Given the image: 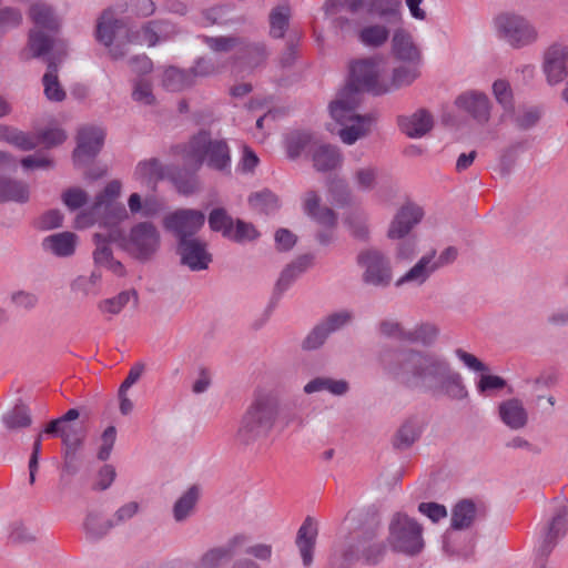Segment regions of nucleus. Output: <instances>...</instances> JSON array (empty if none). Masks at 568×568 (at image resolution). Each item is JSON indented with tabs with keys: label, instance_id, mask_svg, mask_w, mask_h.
Instances as JSON below:
<instances>
[{
	"label": "nucleus",
	"instance_id": "32",
	"mask_svg": "<svg viewBox=\"0 0 568 568\" xmlns=\"http://www.w3.org/2000/svg\"><path fill=\"white\" fill-rule=\"evenodd\" d=\"M78 237L71 232H61L43 239L42 247L45 252L59 257L71 256L77 246Z\"/></svg>",
	"mask_w": 568,
	"mask_h": 568
},
{
	"label": "nucleus",
	"instance_id": "31",
	"mask_svg": "<svg viewBox=\"0 0 568 568\" xmlns=\"http://www.w3.org/2000/svg\"><path fill=\"white\" fill-rule=\"evenodd\" d=\"M312 264L313 256L310 254L301 255L290 263L280 274L274 288L275 293L282 295Z\"/></svg>",
	"mask_w": 568,
	"mask_h": 568
},
{
	"label": "nucleus",
	"instance_id": "46",
	"mask_svg": "<svg viewBox=\"0 0 568 568\" xmlns=\"http://www.w3.org/2000/svg\"><path fill=\"white\" fill-rule=\"evenodd\" d=\"M476 517V506L473 501L462 500L458 503L452 514V527L454 529L468 528Z\"/></svg>",
	"mask_w": 568,
	"mask_h": 568
},
{
	"label": "nucleus",
	"instance_id": "17",
	"mask_svg": "<svg viewBox=\"0 0 568 568\" xmlns=\"http://www.w3.org/2000/svg\"><path fill=\"white\" fill-rule=\"evenodd\" d=\"M568 532V500L558 498L555 500L552 518L540 542L539 550L542 555H549L558 541Z\"/></svg>",
	"mask_w": 568,
	"mask_h": 568
},
{
	"label": "nucleus",
	"instance_id": "10",
	"mask_svg": "<svg viewBox=\"0 0 568 568\" xmlns=\"http://www.w3.org/2000/svg\"><path fill=\"white\" fill-rule=\"evenodd\" d=\"M123 20L118 19L112 10H104L98 19L95 27V39L108 48L109 55L113 60L122 59L128 53V42L125 36L120 37L121 32H126Z\"/></svg>",
	"mask_w": 568,
	"mask_h": 568
},
{
	"label": "nucleus",
	"instance_id": "1",
	"mask_svg": "<svg viewBox=\"0 0 568 568\" xmlns=\"http://www.w3.org/2000/svg\"><path fill=\"white\" fill-rule=\"evenodd\" d=\"M385 373L396 382L410 388H433L440 390L452 399L468 398V390L460 373L433 352L414 348L399 349L381 358Z\"/></svg>",
	"mask_w": 568,
	"mask_h": 568
},
{
	"label": "nucleus",
	"instance_id": "19",
	"mask_svg": "<svg viewBox=\"0 0 568 568\" xmlns=\"http://www.w3.org/2000/svg\"><path fill=\"white\" fill-rule=\"evenodd\" d=\"M455 105L480 124L489 121L491 103L484 92L466 91L456 98Z\"/></svg>",
	"mask_w": 568,
	"mask_h": 568
},
{
	"label": "nucleus",
	"instance_id": "3",
	"mask_svg": "<svg viewBox=\"0 0 568 568\" xmlns=\"http://www.w3.org/2000/svg\"><path fill=\"white\" fill-rule=\"evenodd\" d=\"M361 97L351 88L344 87L329 103V114L342 129L338 135L343 143L354 144L366 136L374 119L371 115H361L357 111Z\"/></svg>",
	"mask_w": 568,
	"mask_h": 568
},
{
	"label": "nucleus",
	"instance_id": "37",
	"mask_svg": "<svg viewBox=\"0 0 568 568\" xmlns=\"http://www.w3.org/2000/svg\"><path fill=\"white\" fill-rule=\"evenodd\" d=\"M114 526L112 519L105 517L98 510L88 511L83 521L84 532L87 537L92 540L103 538Z\"/></svg>",
	"mask_w": 568,
	"mask_h": 568
},
{
	"label": "nucleus",
	"instance_id": "5",
	"mask_svg": "<svg viewBox=\"0 0 568 568\" xmlns=\"http://www.w3.org/2000/svg\"><path fill=\"white\" fill-rule=\"evenodd\" d=\"M493 28L498 40L514 50L531 47L540 39L537 26L526 16L515 11H503L495 16Z\"/></svg>",
	"mask_w": 568,
	"mask_h": 568
},
{
	"label": "nucleus",
	"instance_id": "62",
	"mask_svg": "<svg viewBox=\"0 0 568 568\" xmlns=\"http://www.w3.org/2000/svg\"><path fill=\"white\" fill-rule=\"evenodd\" d=\"M94 240L97 244V248L93 253L94 262L102 267H106V265L114 260L112 251L102 234H95Z\"/></svg>",
	"mask_w": 568,
	"mask_h": 568
},
{
	"label": "nucleus",
	"instance_id": "56",
	"mask_svg": "<svg viewBox=\"0 0 568 568\" xmlns=\"http://www.w3.org/2000/svg\"><path fill=\"white\" fill-rule=\"evenodd\" d=\"M101 274L92 272L89 276H79L72 283V290L85 296L97 295Z\"/></svg>",
	"mask_w": 568,
	"mask_h": 568
},
{
	"label": "nucleus",
	"instance_id": "36",
	"mask_svg": "<svg viewBox=\"0 0 568 568\" xmlns=\"http://www.w3.org/2000/svg\"><path fill=\"white\" fill-rule=\"evenodd\" d=\"M30 199V187L26 182L0 178V203H26Z\"/></svg>",
	"mask_w": 568,
	"mask_h": 568
},
{
	"label": "nucleus",
	"instance_id": "28",
	"mask_svg": "<svg viewBox=\"0 0 568 568\" xmlns=\"http://www.w3.org/2000/svg\"><path fill=\"white\" fill-rule=\"evenodd\" d=\"M304 213L318 224L334 229L336 225V214L327 206L321 205V197L314 191H307L303 196Z\"/></svg>",
	"mask_w": 568,
	"mask_h": 568
},
{
	"label": "nucleus",
	"instance_id": "13",
	"mask_svg": "<svg viewBox=\"0 0 568 568\" xmlns=\"http://www.w3.org/2000/svg\"><path fill=\"white\" fill-rule=\"evenodd\" d=\"M205 215L203 212L192 209H181L166 214L163 219V226L173 233L179 242L191 240L204 225Z\"/></svg>",
	"mask_w": 568,
	"mask_h": 568
},
{
	"label": "nucleus",
	"instance_id": "24",
	"mask_svg": "<svg viewBox=\"0 0 568 568\" xmlns=\"http://www.w3.org/2000/svg\"><path fill=\"white\" fill-rule=\"evenodd\" d=\"M398 125L407 136L418 139L433 129L434 116L427 110L418 109L412 114L399 116Z\"/></svg>",
	"mask_w": 568,
	"mask_h": 568
},
{
	"label": "nucleus",
	"instance_id": "9",
	"mask_svg": "<svg viewBox=\"0 0 568 568\" xmlns=\"http://www.w3.org/2000/svg\"><path fill=\"white\" fill-rule=\"evenodd\" d=\"M387 541L394 551L417 555L424 548L423 527L406 514L397 513L389 521Z\"/></svg>",
	"mask_w": 568,
	"mask_h": 568
},
{
	"label": "nucleus",
	"instance_id": "50",
	"mask_svg": "<svg viewBox=\"0 0 568 568\" xmlns=\"http://www.w3.org/2000/svg\"><path fill=\"white\" fill-rule=\"evenodd\" d=\"M438 333L439 329L436 325L432 323H422L416 325L413 329L407 331L406 341L429 345L435 342Z\"/></svg>",
	"mask_w": 568,
	"mask_h": 568
},
{
	"label": "nucleus",
	"instance_id": "14",
	"mask_svg": "<svg viewBox=\"0 0 568 568\" xmlns=\"http://www.w3.org/2000/svg\"><path fill=\"white\" fill-rule=\"evenodd\" d=\"M248 544V536L243 532L232 535L219 546L207 549L197 560L196 568H223L236 554Z\"/></svg>",
	"mask_w": 568,
	"mask_h": 568
},
{
	"label": "nucleus",
	"instance_id": "43",
	"mask_svg": "<svg viewBox=\"0 0 568 568\" xmlns=\"http://www.w3.org/2000/svg\"><path fill=\"white\" fill-rule=\"evenodd\" d=\"M318 140L306 132L291 133L286 139V151L291 159H296L303 152L312 155L313 146L318 144Z\"/></svg>",
	"mask_w": 568,
	"mask_h": 568
},
{
	"label": "nucleus",
	"instance_id": "29",
	"mask_svg": "<svg viewBox=\"0 0 568 568\" xmlns=\"http://www.w3.org/2000/svg\"><path fill=\"white\" fill-rule=\"evenodd\" d=\"M311 159L313 166L321 172L335 170L343 163V155L338 148L321 141L313 146Z\"/></svg>",
	"mask_w": 568,
	"mask_h": 568
},
{
	"label": "nucleus",
	"instance_id": "11",
	"mask_svg": "<svg viewBox=\"0 0 568 568\" xmlns=\"http://www.w3.org/2000/svg\"><path fill=\"white\" fill-rule=\"evenodd\" d=\"M358 266L363 270L362 281L371 286L387 287L393 280V270L389 258L376 248L362 251L356 257Z\"/></svg>",
	"mask_w": 568,
	"mask_h": 568
},
{
	"label": "nucleus",
	"instance_id": "30",
	"mask_svg": "<svg viewBox=\"0 0 568 568\" xmlns=\"http://www.w3.org/2000/svg\"><path fill=\"white\" fill-rule=\"evenodd\" d=\"M379 180L378 168L371 162H359L351 170L352 185L359 192H371L376 189Z\"/></svg>",
	"mask_w": 568,
	"mask_h": 568
},
{
	"label": "nucleus",
	"instance_id": "57",
	"mask_svg": "<svg viewBox=\"0 0 568 568\" xmlns=\"http://www.w3.org/2000/svg\"><path fill=\"white\" fill-rule=\"evenodd\" d=\"M132 99L144 105H152L155 103V97L152 90V83L146 79H138L133 83Z\"/></svg>",
	"mask_w": 568,
	"mask_h": 568
},
{
	"label": "nucleus",
	"instance_id": "25",
	"mask_svg": "<svg viewBox=\"0 0 568 568\" xmlns=\"http://www.w3.org/2000/svg\"><path fill=\"white\" fill-rule=\"evenodd\" d=\"M500 420L510 429L519 430L528 424V412L518 398H508L498 405Z\"/></svg>",
	"mask_w": 568,
	"mask_h": 568
},
{
	"label": "nucleus",
	"instance_id": "8",
	"mask_svg": "<svg viewBox=\"0 0 568 568\" xmlns=\"http://www.w3.org/2000/svg\"><path fill=\"white\" fill-rule=\"evenodd\" d=\"M29 18L34 27L29 32L28 51L32 58H39L52 48L53 41L48 32L55 31L60 20L54 10L42 1L31 3Z\"/></svg>",
	"mask_w": 568,
	"mask_h": 568
},
{
	"label": "nucleus",
	"instance_id": "48",
	"mask_svg": "<svg viewBox=\"0 0 568 568\" xmlns=\"http://www.w3.org/2000/svg\"><path fill=\"white\" fill-rule=\"evenodd\" d=\"M190 70L171 67L164 71L163 85L170 91H179L193 84Z\"/></svg>",
	"mask_w": 568,
	"mask_h": 568
},
{
	"label": "nucleus",
	"instance_id": "42",
	"mask_svg": "<svg viewBox=\"0 0 568 568\" xmlns=\"http://www.w3.org/2000/svg\"><path fill=\"white\" fill-rule=\"evenodd\" d=\"M43 92L45 98L52 102H62L67 93L58 78V65L49 61L48 70L42 78Z\"/></svg>",
	"mask_w": 568,
	"mask_h": 568
},
{
	"label": "nucleus",
	"instance_id": "60",
	"mask_svg": "<svg viewBox=\"0 0 568 568\" xmlns=\"http://www.w3.org/2000/svg\"><path fill=\"white\" fill-rule=\"evenodd\" d=\"M506 386V381L497 375L481 374L476 384L479 394L488 396L494 390L503 389Z\"/></svg>",
	"mask_w": 568,
	"mask_h": 568
},
{
	"label": "nucleus",
	"instance_id": "26",
	"mask_svg": "<svg viewBox=\"0 0 568 568\" xmlns=\"http://www.w3.org/2000/svg\"><path fill=\"white\" fill-rule=\"evenodd\" d=\"M122 191V183L119 180L109 182L104 189L95 196L93 205L94 213L105 209L114 213V220L120 222L128 219V212L124 207L113 206V202L120 196Z\"/></svg>",
	"mask_w": 568,
	"mask_h": 568
},
{
	"label": "nucleus",
	"instance_id": "7",
	"mask_svg": "<svg viewBox=\"0 0 568 568\" xmlns=\"http://www.w3.org/2000/svg\"><path fill=\"white\" fill-rule=\"evenodd\" d=\"M108 239L140 261L150 260L161 245L160 231L148 221L135 223L126 234L119 230H111Z\"/></svg>",
	"mask_w": 568,
	"mask_h": 568
},
{
	"label": "nucleus",
	"instance_id": "18",
	"mask_svg": "<svg viewBox=\"0 0 568 568\" xmlns=\"http://www.w3.org/2000/svg\"><path fill=\"white\" fill-rule=\"evenodd\" d=\"M175 32V27L170 21L152 20L143 24L136 32L126 30L125 38L129 44L140 43L154 47L159 42L170 39Z\"/></svg>",
	"mask_w": 568,
	"mask_h": 568
},
{
	"label": "nucleus",
	"instance_id": "52",
	"mask_svg": "<svg viewBox=\"0 0 568 568\" xmlns=\"http://www.w3.org/2000/svg\"><path fill=\"white\" fill-rule=\"evenodd\" d=\"M84 437L85 429L82 425L63 422L60 438L68 448L77 449L81 446Z\"/></svg>",
	"mask_w": 568,
	"mask_h": 568
},
{
	"label": "nucleus",
	"instance_id": "35",
	"mask_svg": "<svg viewBox=\"0 0 568 568\" xmlns=\"http://www.w3.org/2000/svg\"><path fill=\"white\" fill-rule=\"evenodd\" d=\"M129 304H132L134 307L139 305V293L135 288H129L120 292L115 296L102 300L98 308L103 314L118 315Z\"/></svg>",
	"mask_w": 568,
	"mask_h": 568
},
{
	"label": "nucleus",
	"instance_id": "39",
	"mask_svg": "<svg viewBox=\"0 0 568 568\" xmlns=\"http://www.w3.org/2000/svg\"><path fill=\"white\" fill-rule=\"evenodd\" d=\"M368 12L386 19L390 23L403 20L402 0H368Z\"/></svg>",
	"mask_w": 568,
	"mask_h": 568
},
{
	"label": "nucleus",
	"instance_id": "20",
	"mask_svg": "<svg viewBox=\"0 0 568 568\" xmlns=\"http://www.w3.org/2000/svg\"><path fill=\"white\" fill-rule=\"evenodd\" d=\"M424 211L419 205L414 203L403 205L389 223L387 237L390 240L405 237L422 221Z\"/></svg>",
	"mask_w": 568,
	"mask_h": 568
},
{
	"label": "nucleus",
	"instance_id": "33",
	"mask_svg": "<svg viewBox=\"0 0 568 568\" xmlns=\"http://www.w3.org/2000/svg\"><path fill=\"white\" fill-rule=\"evenodd\" d=\"M390 30L384 23H367L356 32L357 41L366 48L377 49L389 39Z\"/></svg>",
	"mask_w": 568,
	"mask_h": 568
},
{
	"label": "nucleus",
	"instance_id": "41",
	"mask_svg": "<svg viewBox=\"0 0 568 568\" xmlns=\"http://www.w3.org/2000/svg\"><path fill=\"white\" fill-rule=\"evenodd\" d=\"M422 63L403 62V64L393 69L388 78L389 91L407 87L417 80L420 75Z\"/></svg>",
	"mask_w": 568,
	"mask_h": 568
},
{
	"label": "nucleus",
	"instance_id": "49",
	"mask_svg": "<svg viewBox=\"0 0 568 568\" xmlns=\"http://www.w3.org/2000/svg\"><path fill=\"white\" fill-rule=\"evenodd\" d=\"M2 422L8 429L16 430L29 427L32 419L29 409L24 405H16L2 416Z\"/></svg>",
	"mask_w": 568,
	"mask_h": 568
},
{
	"label": "nucleus",
	"instance_id": "63",
	"mask_svg": "<svg viewBox=\"0 0 568 568\" xmlns=\"http://www.w3.org/2000/svg\"><path fill=\"white\" fill-rule=\"evenodd\" d=\"M88 201V194L80 187H70L62 193V202L71 210H78Z\"/></svg>",
	"mask_w": 568,
	"mask_h": 568
},
{
	"label": "nucleus",
	"instance_id": "45",
	"mask_svg": "<svg viewBox=\"0 0 568 568\" xmlns=\"http://www.w3.org/2000/svg\"><path fill=\"white\" fill-rule=\"evenodd\" d=\"M420 433V426L416 420H406L396 432L393 439V445L397 449H406L418 439Z\"/></svg>",
	"mask_w": 568,
	"mask_h": 568
},
{
	"label": "nucleus",
	"instance_id": "34",
	"mask_svg": "<svg viewBox=\"0 0 568 568\" xmlns=\"http://www.w3.org/2000/svg\"><path fill=\"white\" fill-rule=\"evenodd\" d=\"M303 390L307 395L320 392H327L333 396H344L349 390V384L345 379L318 376L306 383L303 387Z\"/></svg>",
	"mask_w": 568,
	"mask_h": 568
},
{
	"label": "nucleus",
	"instance_id": "54",
	"mask_svg": "<svg viewBox=\"0 0 568 568\" xmlns=\"http://www.w3.org/2000/svg\"><path fill=\"white\" fill-rule=\"evenodd\" d=\"M226 237L232 241L243 243L257 239L258 232L253 224L237 220L235 224L233 223L232 231L226 232Z\"/></svg>",
	"mask_w": 568,
	"mask_h": 568
},
{
	"label": "nucleus",
	"instance_id": "2",
	"mask_svg": "<svg viewBox=\"0 0 568 568\" xmlns=\"http://www.w3.org/2000/svg\"><path fill=\"white\" fill-rule=\"evenodd\" d=\"M277 422L281 423L282 429L290 427L301 429L304 426V418L297 412L291 409L282 412L277 394L266 390L255 393L239 422L234 434L235 445L242 449L254 447L271 434Z\"/></svg>",
	"mask_w": 568,
	"mask_h": 568
},
{
	"label": "nucleus",
	"instance_id": "23",
	"mask_svg": "<svg viewBox=\"0 0 568 568\" xmlns=\"http://www.w3.org/2000/svg\"><path fill=\"white\" fill-rule=\"evenodd\" d=\"M392 53L402 62L422 63L423 55L413 36L405 28H397L392 37Z\"/></svg>",
	"mask_w": 568,
	"mask_h": 568
},
{
	"label": "nucleus",
	"instance_id": "61",
	"mask_svg": "<svg viewBox=\"0 0 568 568\" xmlns=\"http://www.w3.org/2000/svg\"><path fill=\"white\" fill-rule=\"evenodd\" d=\"M10 301L13 306L24 311H31L39 304L37 294L28 291H16L10 295Z\"/></svg>",
	"mask_w": 568,
	"mask_h": 568
},
{
	"label": "nucleus",
	"instance_id": "21",
	"mask_svg": "<svg viewBox=\"0 0 568 568\" xmlns=\"http://www.w3.org/2000/svg\"><path fill=\"white\" fill-rule=\"evenodd\" d=\"M179 254L181 263L193 272L206 270L212 262L206 243L197 239L179 242Z\"/></svg>",
	"mask_w": 568,
	"mask_h": 568
},
{
	"label": "nucleus",
	"instance_id": "53",
	"mask_svg": "<svg viewBox=\"0 0 568 568\" xmlns=\"http://www.w3.org/2000/svg\"><path fill=\"white\" fill-rule=\"evenodd\" d=\"M493 94L498 104L504 110L513 111L514 109V95L513 90L507 80L498 79L493 83Z\"/></svg>",
	"mask_w": 568,
	"mask_h": 568
},
{
	"label": "nucleus",
	"instance_id": "59",
	"mask_svg": "<svg viewBox=\"0 0 568 568\" xmlns=\"http://www.w3.org/2000/svg\"><path fill=\"white\" fill-rule=\"evenodd\" d=\"M233 220L223 209H214L209 216V225L213 231L221 232L226 237V232L232 231Z\"/></svg>",
	"mask_w": 568,
	"mask_h": 568
},
{
	"label": "nucleus",
	"instance_id": "58",
	"mask_svg": "<svg viewBox=\"0 0 568 568\" xmlns=\"http://www.w3.org/2000/svg\"><path fill=\"white\" fill-rule=\"evenodd\" d=\"M250 203L254 209L266 213L278 207V199L271 191H262L250 196Z\"/></svg>",
	"mask_w": 568,
	"mask_h": 568
},
{
	"label": "nucleus",
	"instance_id": "38",
	"mask_svg": "<svg viewBox=\"0 0 568 568\" xmlns=\"http://www.w3.org/2000/svg\"><path fill=\"white\" fill-rule=\"evenodd\" d=\"M200 498V490L197 487L192 486L184 491L174 503L172 513L176 523H183L190 518L196 508Z\"/></svg>",
	"mask_w": 568,
	"mask_h": 568
},
{
	"label": "nucleus",
	"instance_id": "51",
	"mask_svg": "<svg viewBox=\"0 0 568 568\" xmlns=\"http://www.w3.org/2000/svg\"><path fill=\"white\" fill-rule=\"evenodd\" d=\"M353 318H354V315L351 311L342 310V311L328 314L318 324L323 327V329L329 336L331 334L347 326L353 321Z\"/></svg>",
	"mask_w": 568,
	"mask_h": 568
},
{
	"label": "nucleus",
	"instance_id": "44",
	"mask_svg": "<svg viewBox=\"0 0 568 568\" xmlns=\"http://www.w3.org/2000/svg\"><path fill=\"white\" fill-rule=\"evenodd\" d=\"M291 8L287 3H282L272 9L270 13V34L273 38L284 37L290 21Z\"/></svg>",
	"mask_w": 568,
	"mask_h": 568
},
{
	"label": "nucleus",
	"instance_id": "12",
	"mask_svg": "<svg viewBox=\"0 0 568 568\" xmlns=\"http://www.w3.org/2000/svg\"><path fill=\"white\" fill-rule=\"evenodd\" d=\"M541 71L547 84L554 87L568 77V44L555 41L541 55Z\"/></svg>",
	"mask_w": 568,
	"mask_h": 568
},
{
	"label": "nucleus",
	"instance_id": "16",
	"mask_svg": "<svg viewBox=\"0 0 568 568\" xmlns=\"http://www.w3.org/2000/svg\"><path fill=\"white\" fill-rule=\"evenodd\" d=\"M105 132L101 126L85 125L78 131L77 148L73 151L75 165H83L101 151Z\"/></svg>",
	"mask_w": 568,
	"mask_h": 568
},
{
	"label": "nucleus",
	"instance_id": "4",
	"mask_svg": "<svg viewBox=\"0 0 568 568\" xmlns=\"http://www.w3.org/2000/svg\"><path fill=\"white\" fill-rule=\"evenodd\" d=\"M186 156L195 160L196 168L205 165L221 174L231 175L232 154L225 139H216L207 131L193 135L186 146Z\"/></svg>",
	"mask_w": 568,
	"mask_h": 568
},
{
	"label": "nucleus",
	"instance_id": "22",
	"mask_svg": "<svg viewBox=\"0 0 568 568\" xmlns=\"http://www.w3.org/2000/svg\"><path fill=\"white\" fill-rule=\"evenodd\" d=\"M436 271L434 253L427 252L422 255L409 270L396 280L395 286L402 287L405 285H412L419 287L424 285Z\"/></svg>",
	"mask_w": 568,
	"mask_h": 568
},
{
	"label": "nucleus",
	"instance_id": "27",
	"mask_svg": "<svg viewBox=\"0 0 568 568\" xmlns=\"http://www.w3.org/2000/svg\"><path fill=\"white\" fill-rule=\"evenodd\" d=\"M317 532L316 523L311 517H307L297 530L295 544L305 567H310L313 562Z\"/></svg>",
	"mask_w": 568,
	"mask_h": 568
},
{
	"label": "nucleus",
	"instance_id": "6",
	"mask_svg": "<svg viewBox=\"0 0 568 568\" xmlns=\"http://www.w3.org/2000/svg\"><path fill=\"white\" fill-rule=\"evenodd\" d=\"M345 87L357 92L359 97L362 92L374 94L389 92L386 59L375 55L353 61L349 64V79Z\"/></svg>",
	"mask_w": 568,
	"mask_h": 568
},
{
	"label": "nucleus",
	"instance_id": "15",
	"mask_svg": "<svg viewBox=\"0 0 568 568\" xmlns=\"http://www.w3.org/2000/svg\"><path fill=\"white\" fill-rule=\"evenodd\" d=\"M385 547L375 540L373 531L357 534L344 550V559L347 564L363 558L367 564L377 562L384 555Z\"/></svg>",
	"mask_w": 568,
	"mask_h": 568
},
{
	"label": "nucleus",
	"instance_id": "47",
	"mask_svg": "<svg viewBox=\"0 0 568 568\" xmlns=\"http://www.w3.org/2000/svg\"><path fill=\"white\" fill-rule=\"evenodd\" d=\"M323 9L326 17L337 16L344 9L357 13L364 9L368 11V0H326Z\"/></svg>",
	"mask_w": 568,
	"mask_h": 568
},
{
	"label": "nucleus",
	"instance_id": "64",
	"mask_svg": "<svg viewBox=\"0 0 568 568\" xmlns=\"http://www.w3.org/2000/svg\"><path fill=\"white\" fill-rule=\"evenodd\" d=\"M454 354L456 358L469 371L481 373L488 371V367L479 358H477L474 354L468 353L464 348H456Z\"/></svg>",
	"mask_w": 568,
	"mask_h": 568
},
{
	"label": "nucleus",
	"instance_id": "55",
	"mask_svg": "<svg viewBox=\"0 0 568 568\" xmlns=\"http://www.w3.org/2000/svg\"><path fill=\"white\" fill-rule=\"evenodd\" d=\"M345 224L347 225L352 235L359 240L368 237L369 230L367 224V217L359 212L349 213L345 217Z\"/></svg>",
	"mask_w": 568,
	"mask_h": 568
},
{
	"label": "nucleus",
	"instance_id": "40",
	"mask_svg": "<svg viewBox=\"0 0 568 568\" xmlns=\"http://www.w3.org/2000/svg\"><path fill=\"white\" fill-rule=\"evenodd\" d=\"M163 176L164 169L156 159L140 161L133 172V179L142 185L155 184Z\"/></svg>",
	"mask_w": 568,
	"mask_h": 568
}]
</instances>
